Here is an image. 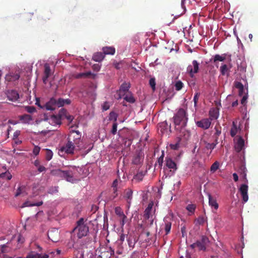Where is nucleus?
I'll return each mask as SVG.
<instances>
[{
  "label": "nucleus",
  "mask_w": 258,
  "mask_h": 258,
  "mask_svg": "<svg viewBox=\"0 0 258 258\" xmlns=\"http://www.w3.org/2000/svg\"><path fill=\"white\" fill-rule=\"evenodd\" d=\"M81 139V135L79 131L72 130L68 136L67 143L59 148L58 153L74 154L75 146L79 145Z\"/></svg>",
  "instance_id": "f257e3e1"
},
{
  "label": "nucleus",
  "mask_w": 258,
  "mask_h": 258,
  "mask_svg": "<svg viewBox=\"0 0 258 258\" xmlns=\"http://www.w3.org/2000/svg\"><path fill=\"white\" fill-rule=\"evenodd\" d=\"M174 122L175 125H180L182 127L181 133L184 138L188 139L189 137L190 133L184 129L186 126L188 117L186 110L183 108H180L175 113L173 116Z\"/></svg>",
  "instance_id": "f03ea898"
},
{
  "label": "nucleus",
  "mask_w": 258,
  "mask_h": 258,
  "mask_svg": "<svg viewBox=\"0 0 258 258\" xmlns=\"http://www.w3.org/2000/svg\"><path fill=\"white\" fill-rule=\"evenodd\" d=\"M73 231L76 233L79 239L87 236L89 232V228L87 223V220H85L84 218L79 219L77 222L76 227L73 229Z\"/></svg>",
  "instance_id": "7ed1b4c3"
},
{
  "label": "nucleus",
  "mask_w": 258,
  "mask_h": 258,
  "mask_svg": "<svg viewBox=\"0 0 258 258\" xmlns=\"http://www.w3.org/2000/svg\"><path fill=\"white\" fill-rule=\"evenodd\" d=\"M71 101L70 99H63V98H58L57 100L55 98L52 97L47 102L45 103V108L48 110H52L54 109L56 107H62L64 106V104H70Z\"/></svg>",
  "instance_id": "20e7f679"
},
{
  "label": "nucleus",
  "mask_w": 258,
  "mask_h": 258,
  "mask_svg": "<svg viewBox=\"0 0 258 258\" xmlns=\"http://www.w3.org/2000/svg\"><path fill=\"white\" fill-rule=\"evenodd\" d=\"M53 174H57L60 177H63L69 182L73 183L75 181V178L74 177V171L72 169H69L68 170H62V169H55L53 170Z\"/></svg>",
  "instance_id": "39448f33"
},
{
  "label": "nucleus",
  "mask_w": 258,
  "mask_h": 258,
  "mask_svg": "<svg viewBox=\"0 0 258 258\" xmlns=\"http://www.w3.org/2000/svg\"><path fill=\"white\" fill-rule=\"evenodd\" d=\"M19 71H12L7 74L5 77L6 81L9 83H14L17 81L20 78Z\"/></svg>",
  "instance_id": "423d86ee"
},
{
  "label": "nucleus",
  "mask_w": 258,
  "mask_h": 258,
  "mask_svg": "<svg viewBox=\"0 0 258 258\" xmlns=\"http://www.w3.org/2000/svg\"><path fill=\"white\" fill-rule=\"evenodd\" d=\"M199 63L197 60H193L191 65H188L187 68V71L189 74L190 77H194L196 73L199 71Z\"/></svg>",
  "instance_id": "0eeeda50"
},
{
  "label": "nucleus",
  "mask_w": 258,
  "mask_h": 258,
  "mask_svg": "<svg viewBox=\"0 0 258 258\" xmlns=\"http://www.w3.org/2000/svg\"><path fill=\"white\" fill-rule=\"evenodd\" d=\"M37 248L38 250L35 253H33V258H49V254L46 253H43V249L38 244H34L33 248Z\"/></svg>",
  "instance_id": "6e6552de"
},
{
  "label": "nucleus",
  "mask_w": 258,
  "mask_h": 258,
  "mask_svg": "<svg viewBox=\"0 0 258 258\" xmlns=\"http://www.w3.org/2000/svg\"><path fill=\"white\" fill-rule=\"evenodd\" d=\"M48 238L52 241H57L59 239V232L57 228H51L48 231Z\"/></svg>",
  "instance_id": "1a4fd4ad"
},
{
  "label": "nucleus",
  "mask_w": 258,
  "mask_h": 258,
  "mask_svg": "<svg viewBox=\"0 0 258 258\" xmlns=\"http://www.w3.org/2000/svg\"><path fill=\"white\" fill-rule=\"evenodd\" d=\"M196 123L198 127L206 130V128H209L211 125V121L209 118H203L200 121H197Z\"/></svg>",
  "instance_id": "9d476101"
},
{
  "label": "nucleus",
  "mask_w": 258,
  "mask_h": 258,
  "mask_svg": "<svg viewBox=\"0 0 258 258\" xmlns=\"http://www.w3.org/2000/svg\"><path fill=\"white\" fill-rule=\"evenodd\" d=\"M248 186L246 184H242L239 188V191L242 197V200L244 202H246L248 199Z\"/></svg>",
  "instance_id": "9b49d317"
},
{
  "label": "nucleus",
  "mask_w": 258,
  "mask_h": 258,
  "mask_svg": "<svg viewBox=\"0 0 258 258\" xmlns=\"http://www.w3.org/2000/svg\"><path fill=\"white\" fill-rule=\"evenodd\" d=\"M133 197V190L132 188H126L124 191L123 198L125 199L127 203V207L130 208Z\"/></svg>",
  "instance_id": "f8f14e48"
},
{
  "label": "nucleus",
  "mask_w": 258,
  "mask_h": 258,
  "mask_svg": "<svg viewBox=\"0 0 258 258\" xmlns=\"http://www.w3.org/2000/svg\"><path fill=\"white\" fill-rule=\"evenodd\" d=\"M145 155L142 151H139L135 154L132 162L135 164H140L143 163Z\"/></svg>",
  "instance_id": "ddd939ff"
},
{
  "label": "nucleus",
  "mask_w": 258,
  "mask_h": 258,
  "mask_svg": "<svg viewBox=\"0 0 258 258\" xmlns=\"http://www.w3.org/2000/svg\"><path fill=\"white\" fill-rule=\"evenodd\" d=\"M209 241V238L207 236H202L201 240H198L197 241V247L199 249H202L203 250H206V244Z\"/></svg>",
  "instance_id": "4468645a"
},
{
  "label": "nucleus",
  "mask_w": 258,
  "mask_h": 258,
  "mask_svg": "<svg viewBox=\"0 0 258 258\" xmlns=\"http://www.w3.org/2000/svg\"><path fill=\"white\" fill-rule=\"evenodd\" d=\"M52 73H53L51 70V68L48 63H45L44 64V75L42 77V80L44 83H47V82L48 81V78L49 77H50V76H51Z\"/></svg>",
  "instance_id": "2eb2a0df"
},
{
  "label": "nucleus",
  "mask_w": 258,
  "mask_h": 258,
  "mask_svg": "<svg viewBox=\"0 0 258 258\" xmlns=\"http://www.w3.org/2000/svg\"><path fill=\"white\" fill-rule=\"evenodd\" d=\"M7 97L9 100L14 101L17 100L19 98V94L15 90H10L7 92Z\"/></svg>",
  "instance_id": "dca6fc26"
},
{
  "label": "nucleus",
  "mask_w": 258,
  "mask_h": 258,
  "mask_svg": "<svg viewBox=\"0 0 258 258\" xmlns=\"http://www.w3.org/2000/svg\"><path fill=\"white\" fill-rule=\"evenodd\" d=\"M34 164L35 167L36 168L35 170V173H41V172H45L46 168L44 166L41 165L40 163V160L38 159H36L34 162Z\"/></svg>",
  "instance_id": "f3484780"
},
{
  "label": "nucleus",
  "mask_w": 258,
  "mask_h": 258,
  "mask_svg": "<svg viewBox=\"0 0 258 258\" xmlns=\"http://www.w3.org/2000/svg\"><path fill=\"white\" fill-rule=\"evenodd\" d=\"M59 114L60 117H64L65 118H67L68 120L70 121V122H71V121H72L74 118L73 115L69 114L67 110H66V109H64V108H62L61 109V110H60Z\"/></svg>",
  "instance_id": "a211bd4d"
},
{
  "label": "nucleus",
  "mask_w": 258,
  "mask_h": 258,
  "mask_svg": "<svg viewBox=\"0 0 258 258\" xmlns=\"http://www.w3.org/2000/svg\"><path fill=\"white\" fill-rule=\"evenodd\" d=\"M209 116L211 124L212 120L218 118L219 116V111L218 109H217V108H212V109L209 111Z\"/></svg>",
  "instance_id": "6ab92c4d"
},
{
  "label": "nucleus",
  "mask_w": 258,
  "mask_h": 258,
  "mask_svg": "<svg viewBox=\"0 0 258 258\" xmlns=\"http://www.w3.org/2000/svg\"><path fill=\"white\" fill-rule=\"evenodd\" d=\"M244 140L243 138H241V137H240L237 141V142L236 143L235 148V150L237 152H240L241 150L243 148V147L244 146Z\"/></svg>",
  "instance_id": "aec40b11"
},
{
  "label": "nucleus",
  "mask_w": 258,
  "mask_h": 258,
  "mask_svg": "<svg viewBox=\"0 0 258 258\" xmlns=\"http://www.w3.org/2000/svg\"><path fill=\"white\" fill-rule=\"evenodd\" d=\"M209 204L211 207H214L215 209H218L219 208V204L217 202V200L212 197L211 194H208Z\"/></svg>",
  "instance_id": "412c9836"
},
{
  "label": "nucleus",
  "mask_w": 258,
  "mask_h": 258,
  "mask_svg": "<svg viewBox=\"0 0 258 258\" xmlns=\"http://www.w3.org/2000/svg\"><path fill=\"white\" fill-rule=\"evenodd\" d=\"M165 165L168 168L173 169V170L177 169L176 164L175 161H173V159H171L170 158H166Z\"/></svg>",
  "instance_id": "4be33fe9"
},
{
  "label": "nucleus",
  "mask_w": 258,
  "mask_h": 258,
  "mask_svg": "<svg viewBox=\"0 0 258 258\" xmlns=\"http://www.w3.org/2000/svg\"><path fill=\"white\" fill-rule=\"evenodd\" d=\"M102 50L104 55L105 54H113L115 52V48L113 47H103Z\"/></svg>",
  "instance_id": "5701e85b"
},
{
  "label": "nucleus",
  "mask_w": 258,
  "mask_h": 258,
  "mask_svg": "<svg viewBox=\"0 0 258 258\" xmlns=\"http://www.w3.org/2000/svg\"><path fill=\"white\" fill-rule=\"evenodd\" d=\"M104 58V54L103 51V52L95 53L93 56V60H95V61H97L98 62H100V61H102Z\"/></svg>",
  "instance_id": "b1692460"
},
{
  "label": "nucleus",
  "mask_w": 258,
  "mask_h": 258,
  "mask_svg": "<svg viewBox=\"0 0 258 258\" xmlns=\"http://www.w3.org/2000/svg\"><path fill=\"white\" fill-rule=\"evenodd\" d=\"M235 87L238 88L239 95L240 96H242L244 93V88L242 83H240V82H236V83H235Z\"/></svg>",
  "instance_id": "393cba45"
},
{
  "label": "nucleus",
  "mask_w": 258,
  "mask_h": 258,
  "mask_svg": "<svg viewBox=\"0 0 258 258\" xmlns=\"http://www.w3.org/2000/svg\"><path fill=\"white\" fill-rule=\"evenodd\" d=\"M164 222L166 234H168L171 228L172 223L171 221H168L167 218L164 219Z\"/></svg>",
  "instance_id": "a878e982"
},
{
  "label": "nucleus",
  "mask_w": 258,
  "mask_h": 258,
  "mask_svg": "<svg viewBox=\"0 0 258 258\" xmlns=\"http://www.w3.org/2000/svg\"><path fill=\"white\" fill-rule=\"evenodd\" d=\"M215 133V141L216 144H218V136L220 135L221 133V127L220 126L219 124H217L215 125L214 127Z\"/></svg>",
  "instance_id": "bb28decb"
},
{
  "label": "nucleus",
  "mask_w": 258,
  "mask_h": 258,
  "mask_svg": "<svg viewBox=\"0 0 258 258\" xmlns=\"http://www.w3.org/2000/svg\"><path fill=\"white\" fill-rule=\"evenodd\" d=\"M20 120L22 123H29L32 118L30 115L24 114L19 116Z\"/></svg>",
  "instance_id": "cd10ccee"
},
{
  "label": "nucleus",
  "mask_w": 258,
  "mask_h": 258,
  "mask_svg": "<svg viewBox=\"0 0 258 258\" xmlns=\"http://www.w3.org/2000/svg\"><path fill=\"white\" fill-rule=\"evenodd\" d=\"M93 95V93H90L88 91H83V92H80L78 94L79 97H82V98H91Z\"/></svg>",
  "instance_id": "c85d7f7f"
},
{
  "label": "nucleus",
  "mask_w": 258,
  "mask_h": 258,
  "mask_svg": "<svg viewBox=\"0 0 258 258\" xmlns=\"http://www.w3.org/2000/svg\"><path fill=\"white\" fill-rule=\"evenodd\" d=\"M238 128L236 123L233 122L231 128L230 130V134L232 137H234L236 134H237Z\"/></svg>",
  "instance_id": "c756f323"
},
{
  "label": "nucleus",
  "mask_w": 258,
  "mask_h": 258,
  "mask_svg": "<svg viewBox=\"0 0 258 258\" xmlns=\"http://www.w3.org/2000/svg\"><path fill=\"white\" fill-rule=\"evenodd\" d=\"M131 85L130 83H123L121 85L120 87V91L121 92H126L128 91V89L130 88Z\"/></svg>",
  "instance_id": "7c9ffc66"
},
{
  "label": "nucleus",
  "mask_w": 258,
  "mask_h": 258,
  "mask_svg": "<svg viewBox=\"0 0 258 258\" xmlns=\"http://www.w3.org/2000/svg\"><path fill=\"white\" fill-rule=\"evenodd\" d=\"M226 59V54H223V55H219V54H216L214 57V62H217V61H224Z\"/></svg>",
  "instance_id": "2f4dec72"
},
{
  "label": "nucleus",
  "mask_w": 258,
  "mask_h": 258,
  "mask_svg": "<svg viewBox=\"0 0 258 258\" xmlns=\"http://www.w3.org/2000/svg\"><path fill=\"white\" fill-rule=\"evenodd\" d=\"M164 153L163 151L161 155L159 157V158H158L157 163L155 164L156 165L158 166L159 168H161V167L162 166V165L164 162Z\"/></svg>",
  "instance_id": "473e14b6"
},
{
  "label": "nucleus",
  "mask_w": 258,
  "mask_h": 258,
  "mask_svg": "<svg viewBox=\"0 0 258 258\" xmlns=\"http://www.w3.org/2000/svg\"><path fill=\"white\" fill-rule=\"evenodd\" d=\"M126 101H127L128 102H130L131 103H134L135 101V99L134 97L133 94L132 93H129L128 94H126L125 97L123 98Z\"/></svg>",
  "instance_id": "72a5a7b5"
},
{
  "label": "nucleus",
  "mask_w": 258,
  "mask_h": 258,
  "mask_svg": "<svg viewBox=\"0 0 258 258\" xmlns=\"http://www.w3.org/2000/svg\"><path fill=\"white\" fill-rule=\"evenodd\" d=\"M53 156V153L52 151H51V149H48L46 148L45 149V158L47 161H49L52 158Z\"/></svg>",
  "instance_id": "f704fd0d"
},
{
  "label": "nucleus",
  "mask_w": 258,
  "mask_h": 258,
  "mask_svg": "<svg viewBox=\"0 0 258 258\" xmlns=\"http://www.w3.org/2000/svg\"><path fill=\"white\" fill-rule=\"evenodd\" d=\"M127 219V216H126L125 214L123 213V211H122V214L121 216V218L120 220V224L121 228L123 229V226L125 224Z\"/></svg>",
  "instance_id": "c9c22d12"
},
{
  "label": "nucleus",
  "mask_w": 258,
  "mask_h": 258,
  "mask_svg": "<svg viewBox=\"0 0 258 258\" xmlns=\"http://www.w3.org/2000/svg\"><path fill=\"white\" fill-rule=\"evenodd\" d=\"M118 117L117 113H115V112H111L109 114V120H113L114 121H116L117 120Z\"/></svg>",
  "instance_id": "e433bc0d"
},
{
  "label": "nucleus",
  "mask_w": 258,
  "mask_h": 258,
  "mask_svg": "<svg viewBox=\"0 0 258 258\" xmlns=\"http://www.w3.org/2000/svg\"><path fill=\"white\" fill-rule=\"evenodd\" d=\"M219 162L218 161H215L214 163H213L210 168L211 171L213 173H214L215 171H217V169L219 167Z\"/></svg>",
  "instance_id": "4c0bfd02"
},
{
  "label": "nucleus",
  "mask_w": 258,
  "mask_h": 258,
  "mask_svg": "<svg viewBox=\"0 0 258 258\" xmlns=\"http://www.w3.org/2000/svg\"><path fill=\"white\" fill-rule=\"evenodd\" d=\"M196 208V206L195 204H188L186 207V209L190 212V213H194Z\"/></svg>",
  "instance_id": "58836bf2"
},
{
  "label": "nucleus",
  "mask_w": 258,
  "mask_h": 258,
  "mask_svg": "<svg viewBox=\"0 0 258 258\" xmlns=\"http://www.w3.org/2000/svg\"><path fill=\"white\" fill-rule=\"evenodd\" d=\"M205 220H206V219H205L204 216H203V215H201V216H199L198 217V218L196 219V224H204Z\"/></svg>",
  "instance_id": "ea45409f"
},
{
  "label": "nucleus",
  "mask_w": 258,
  "mask_h": 258,
  "mask_svg": "<svg viewBox=\"0 0 258 258\" xmlns=\"http://www.w3.org/2000/svg\"><path fill=\"white\" fill-rule=\"evenodd\" d=\"M228 69L227 65L226 64H223V65H222L220 67V73L222 74V75H225L227 72H228Z\"/></svg>",
  "instance_id": "a19ab883"
},
{
  "label": "nucleus",
  "mask_w": 258,
  "mask_h": 258,
  "mask_svg": "<svg viewBox=\"0 0 258 258\" xmlns=\"http://www.w3.org/2000/svg\"><path fill=\"white\" fill-rule=\"evenodd\" d=\"M92 240V239L91 238V237H86V239H84V240L82 243V246L83 247H87V245L89 244V243H90Z\"/></svg>",
  "instance_id": "79ce46f5"
},
{
  "label": "nucleus",
  "mask_w": 258,
  "mask_h": 258,
  "mask_svg": "<svg viewBox=\"0 0 258 258\" xmlns=\"http://www.w3.org/2000/svg\"><path fill=\"white\" fill-rule=\"evenodd\" d=\"M117 125H118V123H117V121H115V122H114L113 123L112 130H111V134H117Z\"/></svg>",
  "instance_id": "37998d69"
},
{
  "label": "nucleus",
  "mask_w": 258,
  "mask_h": 258,
  "mask_svg": "<svg viewBox=\"0 0 258 258\" xmlns=\"http://www.w3.org/2000/svg\"><path fill=\"white\" fill-rule=\"evenodd\" d=\"M25 186H20L15 194L16 197H18V196L23 194L25 191Z\"/></svg>",
  "instance_id": "c03bdc74"
},
{
  "label": "nucleus",
  "mask_w": 258,
  "mask_h": 258,
  "mask_svg": "<svg viewBox=\"0 0 258 258\" xmlns=\"http://www.w3.org/2000/svg\"><path fill=\"white\" fill-rule=\"evenodd\" d=\"M239 170L240 172V174L242 175V177L246 179V168L244 167V166H241Z\"/></svg>",
  "instance_id": "a18cd8bd"
},
{
  "label": "nucleus",
  "mask_w": 258,
  "mask_h": 258,
  "mask_svg": "<svg viewBox=\"0 0 258 258\" xmlns=\"http://www.w3.org/2000/svg\"><path fill=\"white\" fill-rule=\"evenodd\" d=\"M183 87V84L181 82V81H178L175 84V88L176 90H180L181 88Z\"/></svg>",
  "instance_id": "49530a36"
},
{
  "label": "nucleus",
  "mask_w": 258,
  "mask_h": 258,
  "mask_svg": "<svg viewBox=\"0 0 258 258\" xmlns=\"http://www.w3.org/2000/svg\"><path fill=\"white\" fill-rule=\"evenodd\" d=\"M122 212V210L120 207H115V213L119 217L120 220V218H121V214Z\"/></svg>",
  "instance_id": "de8ad7c7"
},
{
  "label": "nucleus",
  "mask_w": 258,
  "mask_h": 258,
  "mask_svg": "<svg viewBox=\"0 0 258 258\" xmlns=\"http://www.w3.org/2000/svg\"><path fill=\"white\" fill-rule=\"evenodd\" d=\"M149 84L151 88L153 90H155L156 88V80L155 78H151L149 80Z\"/></svg>",
  "instance_id": "09e8293b"
},
{
  "label": "nucleus",
  "mask_w": 258,
  "mask_h": 258,
  "mask_svg": "<svg viewBox=\"0 0 258 258\" xmlns=\"http://www.w3.org/2000/svg\"><path fill=\"white\" fill-rule=\"evenodd\" d=\"M144 176V174L143 173V172H139L134 176V178L138 180V181H141L143 178Z\"/></svg>",
  "instance_id": "8fccbe9b"
},
{
  "label": "nucleus",
  "mask_w": 258,
  "mask_h": 258,
  "mask_svg": "<svg viewBox=\"0 0 258 258\" xmlns=\"http://www.w3.org/2000/svg\"><path fill=\"white\" fill-rule=\"evenodd\" d=\"M0 177L1 178H6L8 180H10L12 178V175L10 174V173H2L0 174Z\"/></svg>",
  "instance_id": "3c124183"
},
{
  "label": "nucleus",
  "mask_w": 258,
  "mask_h": 258,
  "mask_svg": "<svg viewBox=\"0 0 258 258\" xmlns=\"http://www.w3.org/2000/svg\"><path fill=\"white\" fill-rule=\"evenodd\" d=\"M144 217L146 219H150L151 218V215L149 213L148 207L145 210Z\"/></svg>",
  "instance_id": "603ef678"
},
{
  "label": "nucleus",
  "mask_w": 258,
  "mask_h": 258,
  "mask_svg": "<svg viewBox=\"0 0 258 258\" xmlns=\"http://www.w3.org/2000/svg\"><path fill=\"white\" fill-rule=\"evenodd\" d=\"M123 229H122V233L120 234V237L118 239V241H119L120 243H123L124 239H125V234H123Z\"/></svg>",
  "instance_id": "864d4df0"
},
{
  "label": "nucleus",
  "mask_w": 258,
  "mask_h": 258,
  "mask_svg": "<svg viewBox=\"0 0 258 258\" xmlns=\"http://www.w3.org/2000/svg\"><path fill=\"white\" fill-rule=\"evenodd\" d=\"M32 206V203L31 201H25L23 205L21 206V208H24L27 207Z\"/></svg>",
  "instance_id": "5fc2aeb1"
},
{
  "label": "nucleus",
  "mask_w": 258,
  "mask_h": 258,
  "mask_svg": "<svg viewBox=\"0 0 258 258\" xmlns=\"http://www.w3.org/2000/svg\"><path fill=\"white\" fill-rule=\"evenodd\" d=\"M7 248L8 246L6 245H2L0 247V251L2 253H6L8 251Z\"/></svg>",
  "instance_id": "6e6d98bb"
},
{
  "label": "nucleus",
  "mask_w": 258,
  "mask_h": 258,
  "mask_svg": "<svg viewBox=\"0 0 258 258\" xmlns=\"http://www.w3.org/2000/svg\"><path fill=\"white\" fill-rule=\"evenodd\" d=\"M247 98H248L247 94H244V95H243L242 96V98L241 100V103L242 104V105H244V106H245V105L246 103Z\"/></svg>",
  "instance_id": "4d7b16f0"
},
{
  "label": "nucleus",
  "mask_w": 258,
  "mask_h": 258,
  "mask_svg": "<svg viewBox=\"0 0 258 258\" xmlns=\"http://www.w3.org/2000/svg\"><path fill=\"white\" fill-rule=\"evenodd\" d=\"M40 151V147H38V146H35L33 148V154L37 155V154H39Z\"/></svg>",
  "instance_id": "13d9d810"
},
{
  "label": "nucleus",
  "mask_w": 258,
  "mask_h": 258,
  "mask_svg": "<svg viewBox=\"0 0 258 258\" xmlns=\"http://www.w3.org/2000/svg\"><path fill=\"white\" fill-rule=\"evenodd\" d=\"M216 145V144L215 143H207L206 145V148L207 149H211V150H213V149L215 148Z\"/></svg>",
  "instance_id": "bf43d9fd"
},
{
  "label": "nucleus",
  "mask_w": 258,
  "mask_h": 258,
  "mask_svg": "<svg viewBox=\"0 0 258 258\" xmlns=\"http://www.w3.org/2000/svg\"><path fill=\"white\" fill-rule=\"evenodd\" d=\"M200 95V93H196L194 95V101L195 102V106H196V105H197V104H198V100H199V97Z\"/></svg>",
  "instance_id": "052dcab7"
},
{
  "label": "nucleus",
  "mask_w": 258,
  "mask_h": 258,
  "mask_svg": "<svg viewBox=\"0 0 258 258\" xmlns=\"http://www.w3.org/2000/svg\"><path fill=\"white\" fill-rule=\"evenodd\" d=\"M14 141V144H13V147L15 148V145H20L22 143V141L21 140H20L19 139L17 138V139H13Z\"/></svg>",
  "instance_id": "680f3d73"
},
{
  "label": "nucleus",
  "mask_w": 258,
  "mask_h": 258,
  "mask_svg": "<svg viewBox=\"0 0 258 258\" xmlns=\"http://www.w3.org/2000/svg\"><path fill=\"white\" fill-rule=\"evenodd\" d=\"M118 180L117 178H116L114 179V180L112 182V188H117V185H118Z\"/></svg>",
  "instance_id": "e2e57ef3"
},
{
  "label": "nucleus",
  "mask_w": 258,
  "mask_h": 258,
  "mask_svg": "<svg viewBox=\"0 0 258 258\" xmlns=\"http://www.w3.org/2000/svg\"><path fill=\"white\" fill-rule=\"evenodd\" d=\"M35 104L39 106L40 108H44V107H45V103L43 105H41V104H40V100L39 98H36Z\"/></svg>",
  "instance_id": "0e129e2a"
},
{
  "label": "nucleus",
  "mask_w": 258,
  "mask_h": 258,
  "mask_svg": "<svg viewBox=\"0 0 258 258\" xmlns=\"http://www.w3.org/2000/svg\"><path fill=\"white\" fill-rule=\"evenodd\" d=\"M127 241H128V244L129 246L131 247L132 248H134V247L135 246V243H134V242L132 241V239L127 238Z\"/></svg>",
  "instance_id": "69168bd1"
},
{
  "label": "nucleus",
  "mask_w": 258,
  "mask_h": 258,
  "mask_svg": "<svg viewBox=\"0 0 258 258\" xmlns=\"http://www.w3.org/2000/svg\"><path fill=\"white\" fill-rule=\"evenodd\" d=\"M58 188L57 187H54L53 188H51L49 189L48 192L51 193V194H53L54 192H57Z\"/></svg>",
  "instance_id": "338daca9"
},
{
  "label": "nucleus",
  "mask_w": 258,
  "mask_h": 258,
  "mask_svg": "<svg viewBox=\"0 0 258 258\" xmlns=\"http://www.w3.org/2000/svg\"><path fill=\"white\" fill-rule=\"evenodd\" d=\"M110 106L108 103L107 102H105L103 105V109L104 110H107V109H108L109 108Z\"/></svg>",
  "instance_id": "774afa93"
}]
</instances>
